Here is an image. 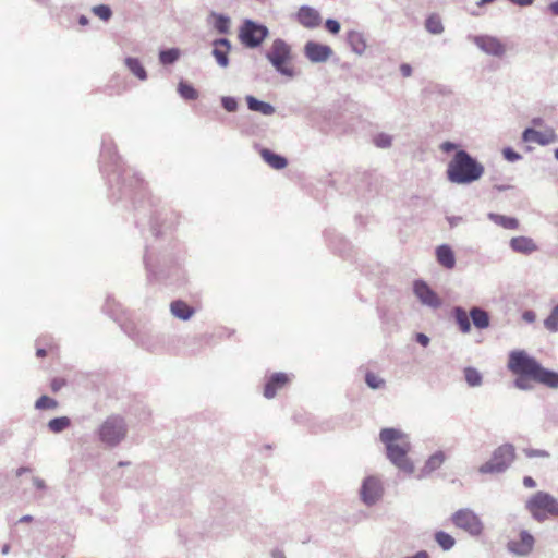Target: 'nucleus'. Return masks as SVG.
<instances>
[{"label": "nucleus", "instance_id": "nucleus-1", "mask_svg": "<svg viewBox=\"0 0 558 558\" xmlns=\"http://www.w3.org/2000/svg\"><path fill=\"white\" fill-rule=\"evenodd\" d=\"M507 366L517 376L514 384L519 389H529L530 380L549 388L558 387V373L543 367L535 357H531L524 350L510 352Z\"/></svg>", "mask_w": 558, "mask_h": 558}, {"label": "nucleus", "instance_id": "nucleus-2", "mask_svg": "<svg viewBox=\"0 0 558 558\" xmlns=\"http://www.w3.org/2000/svg\"><path fill=\"white\" fill-rule=\"evenodd\" d=\"M379 439H381L386 447L388 459L399 470L408 474H412L415 471L414 463L408 458L411 444L404 432L393 429V427H386L379 432Z\"/></svg>", "mask_w": 558, "mask_h": 558}, {"label": "nucleus", "instance_id": "nucleus-3", "mask_svg": "<svg viewBox=\"0 0 558 558\" xmlns=\"http://www.w3.org/2000/svg\"><path fill=\"white\" fill-rule=\"evenodd\" d=\"M485 168L472 158L466 151L459 150L450 160L447 169L449 182L454 184H470L478 181Z\"/></svg>", "mask_w": 558, "mask_h": 558}, {"label": "nucleus", "instance_id": "nucleus-4", "mask_svg": "<svg viewBox=\"0 0 558 558\" xmlns=\"http://www.w3.org/2000/svg\"><path fill=\"white\" fill-rule=\"evenodd\" d=\"M266 57L279 74L287 77L295 75L292 49L286 41L275 40Z\"/></svg>", "mask_w": 558, "mask_h": 558}, {"label": "nucleus", "instance_id": "nucleus-5", "mask_svg": "<svg viewBox=\"0 0 558 558\" xmlns=\"http://www.w3.org/2000/svg\"><path fill=\"white\" fill-rule=\"evenodd\" d=\"M525 507L532 517L538 521L558 515V501L553 495L545 492H537L531 496Z\"/></svg>", "mask_w": 558, "mask_h": 558}, {"label": "nucleus", "instance_id": "nucleus-6", "mask_svg": "<svg viewBox=\"0 0 558 558\" xmlns=\"http://www.w3.org/2000/svg\"><path fill=\"white\" fill-rule=\"evenodd\" d=\"M454 320L462 333H469L471 331L470 317L472 323L477 329H487L489 326V314L481 307H472L470 314L462 307L453 308Z\"/></svg>", "mask_w": 558, "mask_h": 558}, {"label": "nucleus", "instance_id": "nucleus-7", "mask_svg": "<svg viewBox=\"0 0 558 558\" xmlns=\"http://www.w3.org/2000/svg\"><path fill=\"white\" fill-rule=\"evenodd\" d=\"M126 435V426L124 420L120 416L112 415L107 417L98 429L100 441L107 446H116L124 439Z\"/></svg>", "mask_w": 558, "mask_h": 558}, {"label": "nucleus", "instance_id": "nucleus-8", "mask_svg": "<svg viewBox=\"0 0 558 558\" xmlns=\"http://www.w3.org/2000/svg\"><path fill=\"white\" fill-rule=\"evenodd\" d=\"M515 458V449L512 445H502L494 452L489 461H486L480 471L482 473H499L505 471Z\"/></svg>", "mask_w": 558, "mask_h": 558}, {"label": "nucleus", "instance_id": "nucleus-9", "mask_svg": "<svg viewBox=\"0 0 558 558\" xmlns=\"http://www.w3.org/2000/svg\"><path fill=\"white\" fill-rule=\"evenodd\" d=\"M268 36V28L265 25L257 24L253 21H245L240 27V43L248 48H255Z\"/></svg>", "mask_w": 558, "mask_h": 558}, {"label": "nucleus", "instance_id": "nucleus-10", "mask_svg": "<svg viewBox=\"0 0 558 558\" xmlns=\"http://www.w3.org/2000/svg\"><path fill=\"white\" fill-rule=\"evenodd\" d=\"M451 522L454 526L462 529L470 534L478 535L483 531V523L480 518L468 509H462L451 515Z\"/></svg>", "mask_w": 558, "mask_h": 558}, {"label": "nucleus", "instance_id": "nucleus-11", "mask_svg": "<svg viewBox=\"0 0 558 558\" xmlns=\"http://www.w3.org/2000/svg\"><path fill=\"white\" fill-rule=\"evenodd\" d=\"M414 295L418 301L433 308L441 306L442 302L440 298L434 292L429 286L423 280H416L414 282Z\"/></svg>", "mask_w": 558, "mask_h": 558}, {"label": "nucleus", "instance_id": "nucleus-12", "mask_svg": "<svg viewBox=\"0 0 558 558\" xmlns=\"http://www.w3.org/2000/svg\"><path fill=\"white\" fill-rule=\"evenodd\" d=\"M304 53L312 62H325L333 54V50L327 45L307 41Z\"/></svg>", "mask_w": 558, "mask_h": 558}, {"label": "nucleus", "instance_id": "nucleus-13", "mask_svg": "<svg viewBox=\"0 0 558 558\" xmlns=\"http://www.w3.org/2000/svg\"><path fill=\"white\" fill-rule=\"evenodd\" d=\"M383 494V486L380 481L376 477H368L364 481L361 489L363 500L367 505H374Z\"/></svg>", "mask_w": 558, "mask_h": 558}, {"label": "nucleus", "instance_id": "nucleus-14", "mask_svg": "<svg viewBox=\"0 0 558 558\" xmlns=\"http://www.w3.org/2000/svg\"><path fill=\"white\" fill-rule=\"evenodd\" d=\"M533 546L534 538L526 531H521L519 533V539L515 541V538H513L512 541H509L508 544L509 550L519 556H525L530 554L533 549Z\"/></svg>", "mask_w": 558, "mask_h": 558}, {"label": "nucleus", "instance_id": "nucleus-15", "mask_svg": "<svg viewBox=\"0 0 558 558\" xmlns=\"http://www.w3.org/2000/svg\"><path fill=\"white\" fill-rule=\"evenodd\" d=\"M290 380V376L286 373L272 374L264 387V397L267 399H274L276 392L284 388Z\"/></svg>", "mask_w": 558, "mask_h": 558}, {"label": "nucleus", "instance_id": "nucleus-16", "mask_svg": "<svg viewBox=\"0 0 558 558\" xmlns=\"http://www.w3.org/2000/svg\"><path fill=\"white\" fill-rule=\"evenodd\" d=\"M474 43L484 51L489 54L500 56L505 52L504 45L496 38L489 36H480L474 39Z\"/></svg>", "mask_w": 558, "mask_h": 558}, {"label": "nucleus", "instance_id": "nucleus-17", "mask_svg": "<svg viewBox=\"0 0 558 558\" xmlns=\"http://www.w3.org/2000/svg\"><path fill=\"white\" fill-rule=\"evenodd\" d=\"M296 19L307 28L317 27L322 22L319 13L310 7H302L296 14Z\"/></svg>", "mask_w": 558, "mask_h": 558}, {"label": "nucleus", "instance_id": "nucleus-18", "mask_svg": "<svg viewBox=\"0 0 558 558\" xmlns=\"http://www.w3.org/2000/svg\"><path fill=\"white\" fill-rule=\"evenodd\" d=\"M213 56L221 66H227L229 63L228 54L231 49V45L227 39H218L213 43Z\"/></svg>", "mask_w": 558, "mask_h": 558}, {"label": "nucleus", "instance_id": "nucleus-19", "mask_svg": "<svg viewBox=\"0 0 558 558\" xmlns=\"http://www.w3.org/2000/svg\"><path fill=\"white\" fill-rule=\"evenodd\" d=\"M511 248L521 254H531L537 250L536 244L531 238L527 236H515L510 241Z\"/></svg>", "mask_w": 558, "mask_h": 558}, {"label": "nucleus", "instance_id": "nucleus-20", "mask_svg": "<svg viewBox=\"0 0 558 558\" xmlns=\"http://www.w3.org/2000/svg\"><path fill=\"white\" fill-rule=\"evenodd\" d=\"M446 461V453L444 451H437L433 453L424 463L421 475L427 476L433 472L439 470Z\"/></svg>", "mask_w": 558, "mask_h": 558}, {"label": "nucleus", "instance_id": "nucleus-21", "mask_svg": "<svg viewBox=\"0 0 558 558\" xmlns=\"http://www.w3.org/2000/svg\"><path fill=\"white\" fill-rule=\"evenodd\" d=\"M554 133L550 132L549 134H544L537 130L527 128L523 131V140L526 143H536L539 145H547L551 142L554 138Z\"/></svg>", "mask_w": 558, "mask_h": 558}, {"label": "nucleus", "instance_id": "nucleus-22", "mask_svg": "<svg viewBox=\"0 0 558 558\" xmlns=\"http://www.w3.org/2000/svg\"><path fill=\"white\" fill-rule=\"evenodd\" d=\"M347 40L354 52L362 54L366 48V39L363 34L359 31H349L347 34Z\"/></svg>", "mask_w": 558, "mask_h": 558}, {"label": "nucleus", "instance_id": "nucleus-23", "mask_svg": "<svg viewBox=\"0 0 558 558\" xmlns=\"http://www.w3.org/2000/svg\"><path fill=\"white\" fill-rule=\"evenodd\" d=\"M437 262L448 269H452L454 266V256L449 245H439L436 250Z\"/></svg>", "mask_w": 558, "mask_h": 558}, {"label": "nucleus", "instance_id": "nucleus-24", "mask_svg": "<svg viewBox=\"0 0 558 558\" xmlns=\"http://www.w3.org/2000/svg\"><path fill=\"white\" fill-rule=\"evenodd\" d=\"M488 219L504 229L517 230L520 227L518 219L501 216V214H488Z\"/></svg>", "mask_w": 558, "mask_h": 558}, {"label": "nucleus", "instance_id": "nucleus-25", "mask_svg": "<svg viewBox=\"0 0 558 558\" xmlns=\"http://www.w3.org/2000/svg\"><path fill=\"white\" fill-rule=\"evenodd\" d=\"M246 104L250 110L260 112L265 116L274 114V108L269 102H263L253 96L246 97Z\"/></svg>", "mask_w": 558, "mask_h": 558}, {"label": "nucleus", "instance_id": "nucleus-26", "mask_svg": "<svg viewBox=\"0 0 558 558\" xmlns=\"http://www.w3.org/2000/svg\"><path fill=\"white\" fill-rule=\"evenodd\" d=\"M170 311L174 316L182 319L190 318L194 313V310L183 301L172 302L170 304Z\"/></svg>", "mask_w": 558, "mask_h": 558}, {"label": "nucleus", "instance_id": "nucleus-27", "mask_svg": "<svg viewBox=\"0 0 558 558\" xmlns=\"http://www.w3.org/2000/svg\"><path fill=\"white\" fill-rule=\"evenodd\" d=\"M260 155L263 159L275 169H282L287 166L286 158L270 151L269 149H263Z\"/></svg>", "mask_w": 558, "mask_h": 558}, {"label": "nucleus", "instance_id": "nucleus-28", "mask_svg": "<svg viewBox=\"0 0 558 558\" xmlns=\"http://www.w3.org/2000/svg\"><path fill=\"white\" fill-rule=\"evenodd\" d=\"M125 63L128 65V69L138 78V80H145L146 78V72L140 62L138 59L129 57L125 60Z\"/></svg>", "mask_w": 558, "mask_h": 558}, {"label": "nucleus", "instance_id": "nucleus-29", "mask_svg": "<svg viewBox=\"0 0 558 558\" xmlns=\"http://www.w3.org/2000/svg\"><path fill=\"white\" fill-rule=\"evenodd\" d=\"M178 93L184 99L192 100L198 98V90L186 82H180L178 84Z\"/></svg>", "mask_w": 558, "mask_h": 558}, {"label": "nucleus", "instance_id": "nucleus-30", "mask_svg": "<svg viewBox=\"0 0 558 558\" xmlns=\"http://www.w3.org/2000/svg\"><path fill=\"white\" fill-rule=\"evenodd\" d=\"M435 541L444 550H450L454 546V538L445 531H438L435 533Z\"/></svg>", "mask_w": 558, "mask_h": 558}, {"label": "nucleus", "instance_id": "nucleus-31", "mask_svg": "<svg viewBox=\"0 0 558 558\" xmlns=\"http://www.w3.org/2000/svg\"><path fill=\"white\" fill-rule=\"evenodd\" d=\"M425 26L427 28V32L434 35H438L444 32L441 19L436 14L428 16V19L425 22Z\"/></svg>", "mask_w": 558, "mask_h": 558}, {"label": "nucleus", "instance_id": "nucleus-32", "mask_svg": "<svg viewBox=\"0 0 558 558\" xmlns=\"http://www.w3.org/2000/svg\"><path fill=\"white\" fill-rule=\"evenodd\" d=\"M70 425V420L66 416L56 417L49 421V430L52 433H62Z\"/></svg>", "mask_w": 558, "mask_h": 558}, {"label": "nucleus", "instance_id": "nucleus-33", "mask_svg": "<svg viewBox=\"0 0 558 558\" xmlns=\"http://www.w3.org/2000/svg\"><path fill=\"white\" fill-rule=\"evenodd\" d=\"M464 377L466 383L470 386H480L482 384V375L481 373L472 367H468L464 369Z\"/></svg>", "mask_w": 558, "mask_h": 558}, {"label": "nucleus", "instance_id": "nucleus-34", "mask_svg": "<svg viewBox=\"0 0 558 558\" xmlns=\"http://www.w3.org/2000/svg\"><path fill=\"white\" fill-rule=\"evenodd\" d=\"M35 408L37 410H49L57 409L58 402L54 399L47 397V395H43L36 402Z\"/></svg>", "mask_w": 558, "mask_h": 558}, {"label": "nucleus", "instance_id": "nucleus-35", "mask_svg": "<svg viewBox=\"0 0 558 558\" xmlns=\"http://www.w3.org/2000/svg\"><path fill=\"white\" fill-rule=\"evenodd\" d=\"M214 26L220 34H227L230 28V19L223 15H215Z\"/></svg>", "mask_w": 558, "mask_h": 558}, {"label": "nucleus", "instance_id": "nucleus-36", "mask_svg": "<svg viewBox=\"0 0 558 558\" xmlns=\"http://www.w3.org/2000/svg\"><path fill=\"white\" fill-rule=\"evenodd\" d=\"M179 54H180V52L178 49L171 48V49L161 51L159 54V59H160L161 63L170 64L178 60Z\"/></svg>", "mask_w": 558, "mask_h": 558}, {"label": "nucleus", "instance_id": "nucleus-37", "mask_svg": "<svg viewBox=\"0 0 558 558\" xmlns=\"http://www.w3.org/2000/svg\"><path fill=\"white\" fill-rule=\"evenodd\" d=\"M58 350L57 343L52 339H46L45 340V347H38L36 349V356L38 359H44L48 354V352H53Z\"/></svg>", "mask_w": 558, "mask_h": 558}, {"label": "nucleus", "instance_id": "nucleus-38", "mask_svg": "<svg viewBox=\"0 0 558 558\" xmlns=\"http://www.w3.org/2000/svg\"><path fill=\"white\" fill-rule=\"evenodd\" d=\"M545 327L550 331H557V329H558V306L551 312V314L545 320Z\"/></svg>", "mask_w": 558, "mask_h": 558}, {"label": "nucleus", "instance_id": "nucleus-39", "mask_svg": "<svg viewBox=\"0 0 558 558\" xmlns=\"http://www.w3.org/2000/svg\"><path fill=\"white\" fill-rule=\"evenodd\" d=\"M365 380L371 388H380L384 385L383 378H379L375 373L368 372L365 376Z\"/></svg>", "mask_w": 558, "mask_h": 558}, {"label": "nucleus", "instance_id": "nucleus-40", "mask_svg": "<svg viewBox=\"0 0 558 558\" xmlns=\"http://www.w3.org/2000/svg\"><path fill=\"white\" fill-rule=\"evenodd\" d=\"M96 16H99L101 20L107 21L111 17V10L109 7L100 4L93 9Z\"/></svg>", "mask_w": 558, "mask_h": 558}, {"label": "nucleus", "instance_id": "nucleus-41", "mask_svg": "<svg viewBox=\"0 0 558 558\" xmlns=\"http://www.w3.org/2000/svg\"><path fill=\"white\" fill-rule=\"evenodd\" d=\"M374 143L379 148H387L391 145V137L387 134H378L374 140Z\"/></svg>", "mask_w": 558, "mask_h": 558}, {"label": "nucleus", "instance_id": "nucleus-42", "mask_svg": "<svg viewBox=\"0 0 558 558\" xmlns=\"http://www.w3.org/2000/svg\"><path fill=\"white\" fill-rule=\"evenodd\" d=\"M325 27L333 35H337L339 34L340 29H341V25L340 23L337 21V20H333V19H328L326 22H325Z\"/></svg>", "mask_w": 558, "mask_h": 558}, {"label": "nucleus", "instance_id": "nucleus-43", "mask_svg": "<svg viewBox=\"0 0 558 558\" xmlns=\"http://www.w3.org/2000/svg\"><path fill=\"white\" fill-rule=\"evenodd\" d=\"M222 106L228 112H234L238 109V102L232 97H223Z\"/></svg>", "mask_w": 558, "mask_h": 558}, {"label": "nucleus", "instance_id": "nucleus-44", "mask_svg": "<svg viewBox=\"0 0 558 558\" xmlns=\"http://www.w3.org/2000/svg\"><path fill=\"white\" fill-rule=\"evenodd\" d=\"M523 452L529 458H534V457L548 458L550 456L548 451L537 450V449H524Z\"/></svg>", "mask_w": 558, "mask_h": 558}, {"label": "nucleus", "instance_id": "nucleus-45", "mask_svg": "<svg viewBox=\"0 0 558 558\" xmlns=\"http://www.w3.org/2000/svg\"><path fill=\"white\" fill-rule=\"evenodd\" d=\"M65 385H66V379L61 378V377H56L50 383V387H51L52 391H54V392L59 391Z\"/></svg>", "mask_w": 558, "mask_h": 558}, {"label": "nucleus", "instance_id": "nucleus-46", "mask_svg": "<svg viewBox=\"0 0 558 558\" xmlns=\"http://www.w3.org/2000/svg\"><path fill=\"white\" fill-rule=\"evenodd\" d=\"M502 154L505 158L508 159L509 161H515L520 158V155L513 151L511 148L504 149Z\"/></svg>", "mask_w": 558, "mask_h": 558}, {"label": "nucleus", "instance_id": "nucleus-47", "mask_svg": "<svg viewBox=\"0 0 558 558\" xmlns=\"http://www.w3.org/2000/svg\"><path fill=\"white\" fill-rule=\"evenodd\" d=\"M400 72L403 77H410L412 75V68L409 63H402L400 65Z\"/></svg>", "mask_w": 558, "mask_h": 558}, {"label": "nucleus", "instance_id": "nucleus-48", "mask_svg": "<svg viewBox=\"0 0 558 558\" xmlns=\"http://www.w3.org/2000/svg\"><path fill=\"white\" fill-rule=\"evenodd\" d=\"M416 341L420 344L426 347L428 344V342H429V338L427 336L423 335V333H417L416 335Z\"/></svg>", "mask_w": 558, "mask_h": 558}, {"label": "nucleus", "instance_id": "nucleus-49", "mask_svg": "<svg viewBox=\"0 0 558 558\" xmlns=\"http://www.w3.org/2000/svg\"><path fill=\"white\" fill-rule=\"evenodd\" d=\"M523 485L527 488H534L536 486V483L532 477L525 476L523 478Z\"/></svg>", "mask_w": 558, "mask_h": 558}, {"label": "nucleus", "instance_id": "nucleus-50", "mask_svg": "<svg viewBox=\"0 0 558 558\" xmlns=\"http://www.w3.org/2000/svg\"><path fill=\"white\" fill-rule=\"evenodd\" d=\"M509 1L519 7H526V5H531L534 0H509Z\"/></svg>", "mask_w": 558, "mask_h": 558}, {"label": "nucleus", "instance_id": "nucleus-51", "mask_svg": "<svg viewBox=\"0 0 558 558\" xmlns=\"http://www.w3.org/2000/svg\"><path fill=\"white\" fill-rule=\"evenodd\" d=\"M456 148V146L452 143L446 142L441 145V150L446 153H450Z\"/></svg>", "mask_w": 558, "mask_h": 558}, {"label": "nucleus", "instance_id": "nucleus-52", "mask_svg": "<svg viewBox=\"0 0 558 558\" xmlns=\"http://www.w3.org/2000/svg\"><path fill=\"white\" fill-rule=\"evenodd\" d=\"M33 483H34V485H35L38 489H43V488H45V482H44L43 480H40V478H37V477L33 478Z\"/></svg>", "mask_w": 558, "mask_h": 558}, {"label": "nucleus", "instance_id": "nucleus-53", "mask_svg": "<svg viewBox=\"0 0 558 558\" xmlns=\"http://www.w3.org/2000/svg\"><path fill=\"white\" fill-rule=\"evenodd\" d=\"M31 470L27 468V466H21L17 471H16V476H22L23 474L25 473H29Z\"/></svg>", "mask_w": 558, "mask_h": 558}, {"label": "nucleus", "instance_id": "nucleus-54", "mask_svg": "<svg viewBox=\"0 0 558 558\" xmlns=\"http://www.w3.org/2000/svg\"><path fill=\"white\" fill-rule=\"evenodd\" d=\"M550 10L551 12L555 14V15H558V1H556L555 3L550 4Z\"/></svg>", "mask_w": 558, "mask_h": 558}, {"label": "nucleus", "instance_id": "nucleus-55", "mask_svg": "<svg viewBox=\"0 0 558 558\" xmlns=\"http://www.w3.org/2000/svg\"><path fill=\"white\" fill-rule=\"evenodd\" d=\"M524 318H525V319H527L529 322H532V319H533V314H532V313H530V312H526V313H524Z\"/></svg>", "mask_w": 558, "mask_h": 558}, {"label": "nucleus", "instance_id": "nucleus-56", "mask_svg": "<svg viewBox=\"0 0 558 558\" xmlns=\"http://www.w3.org/2000/svg\"><path fill=\"white\" fill-rule=\"evenodd\" d=\"M80 23L83 24V25L87 24L88 23L87 17L86 16H81L80 17Z\"/></svg>", "mask_w": 558, "mask_h": 558}, {"label": "nucleus", "instance_id": "nucleus-57", "mask_svg": "<svg viewBox=\"0 0 558 558\" xmlns=\"http://www.w3.org/2000/svg\"><path fill=\"white\" fill-rule=\"evenodd\" d=\"M32 521V517L31 515H25L21 519V522H31Z\"/></svg>", "mask_w": 558, "mask_h": 558}, {"label": "nucleus", "instance_id": "nucleus-58", "mask_svg": "<svg viewBox=\"0 0 558 558\" xmlns=\"http://www.w3.org/2000/svg\"><path fill=\"white\" fill-rule=\"evenodd\" d=\"M494 0H482L483 4L492 3Z\"/></svg>", "mask_w": 558, "mask_h": 558}, {"label": "nucleus", "instance_id": "nucleus-59", "mask_svg": "<svg viewBox=\"0 0 558 558\" xmlns=\"http://www.w3.org/2000/svg\"><path fill=\"white\" fill-rule=\"evenodd\" d=\"M555 156L558 159V149L555 150Z\"/></svg>", "mask_w": 558, "mask_h": 558}]
</instances>
